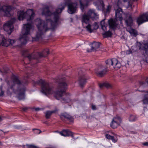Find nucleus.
Masks as SVG:
<instances>
[{
  "label": "nucleus",
  "instance_id": "1",
  "mask_svg": "<svg viewBox=\"0 0 148 148\" xmlns=\"http://www.w3.org/2000/svg\"><path fill=\"white\" fill-rule=\"evenodd\" d=\"M65 5L64 3H62L54 12H52L48 7L42 9V15L50 17L46 19L43 22L40 18H37L35 20V23L38 30L36 37H39L44 32L49 29L53 30L56 28L58 25L59 14L64 9Z\"/></svg>",
  "mask_w": 148,
  "mask_h": 148
},
{
  "label": "nucleus",
  "instance_id": "2",
  "mask_svg": "<svg viewBox=\"0 0 148 148\" xmlns=\"http://www.w3.org/2000/svg\"><path fill=\"white\" fill-rule=\"evenodd\" d=\"M90 18L93 20L98 18V15L94 9H89L87 14H84L82 15L81 18V21L84 27H85L89 32L91 33L94 30L97 29L99 25L96 23H95L91 25L90 21Z\"/></svg>",
  "mask_w": 148,
  "mask_h": 148
},
{
  "label": "nucleus",
  "instance_id": "3",
  "mask_svg": "<svg viewBox=\"0 0 148 148\" xmlns=\"http://www.w3.org/2000/svg\"><path fill=\"white\" fill-rule=\"evenodd\" d=\"M67 84L64 82H60L58 85L55 92V96L58 100H61L62 103L68 102L70 99L65 95Z\"/></svg>",
  "mask_w": 148,
  "mask_h": 148
},
{
  "label": "nucleus",
  "instance_id": "4",
  "mask_svg": "<svg viewBox=\"0 0 148 148\" xmlns=\"http://www.w3.org/2000/svg\"><path fill=\"white\" fill-rule=\"evenodd\" d=\"M28 41H29V38H19L15 41L13 40H10L8 38H3L0 45L7 47L10 45H12L15 42L19 45L25 44Z\"/></svg>",
  "mask_w": 148,
  "mask_h": 148
},
{
  "label": "nucleus",
  "instance_id": "5",
  "mask_svg": "<svg viewBox=\"0 0 148 148\" xmlns=\"http://www.w3.org/2000/svg\"><path fill=\"white\" fill-rule=\"evenodd\" d=\"M8 84L10 88L7 90V93L9 95L12 94V91L16 93L17 92L16 88L21 86L22 85V82L21 81L19 78L16 76H14L12 82H9Z\"/></svg>",
  "mask_w": 148,
  "mask_h": 148
},
{
  "label": "nucleus",
  "instance_id": "6",
  "mask_svg": "<svg viewBox=\"0 0 148 148\" xmlns=\"http://www.w3.org/2000/svg\"><path fill=\"white\" fill-rule=\"evenodd\" d=\"M133 52L137 51L138 49H140L143 51L144 56L143 60L148 63V45L147 44H143L142 45L140 42H137L136 45L132 47Z\"/></svg>",
  "mask_w": 148,
  "mask_h": 148
},
{
  "label": "nucleus",
  "instance_id": "7",
  "mask_svg": "<svg viewBox=\"0 0 148 148\" xmlns=\"http://www.w3.org/2000/svg\"><path fill=\"white\" fill-rule=\"evenodd\" d=\"M18 19L19 20L26 18L28 21L32 22V20L35 16L34 12L32 9H28L25 12L20 11L18 12Z\"/></svg>",
  "mask_w": 148,
  "mask_h": 148
},
{
  "label": "nucleus",
  "instance_id": "8",
  "mask_svg": "<svg viewBox=\"0 0 148 148\" xmlns=\"http://www.w3.org/2000/svg\"><path fill=\"white\" fill-rule=\"evenodd\" d=\"M40 83L41 86V92L45 95H47L53 93V87L51 84L45 81L40 80Z\"/></svg>",
  "mask_w": 148,
  "mask_h": 148
},
{
  "label": "nucleus",
  "instance_id": "9",
  "mask_svg": "<svg viewBox=\"0 0 148 148\" xmlns=\"http://www.w3.org/2000/svg\"><path fill=\"white\" fill-rule=\"evenodd\" d=\"M106 63L107 64V67L110 68L113 66L116 70L119 69L121 66L120 63L117 59L114 58L107 60Z\"/></svg>",
  "mask_w": 148,
  "mask_h": 148
},
{
  "label": "nucleus",
  "instance_id": "10",
  "mask_svg": "<svg viewBox=\"0 0 148 148\" xmlns=\"http://www.w3.org/2000/svg\"><path fill=\"white\" fill-rule=\"evenodd\" d=\"M94 4L97 6V8L98 10L102 9L103 10V12L105 16L110 12L111 6L110 5L107 6L106 9H103L104 5L102 0H97L96 1L94 2Z\"/></svg>",
  "mask_w": 148,
  "mask_h": 148
},
{
  "label": "nucleus",
  "instance_id": "11",
  "mask_svg": "<svg viewBox=\"0 0 148 148\" xmlns=\"http://www.w3.org/2000/svg\"><path fill=\"white\" fill-rule=\"evenodd\" d=\"M15 18H12L10 21H8L4 24L3 25L4 30L9 34H10L13 31L14 28L13 24L15 22Z\"/></svg>",
  "mask_w": 148,
  "mask_h": 148
},
{
  "label": "nucleus",
  "instance_id": "12",
  "mask_svg": "<svg viewBox=\"0 0 148 148\" xmlns=\"http://www.w3.org/2000/svg\"><path fill=\"white\" fill-rule=\"evenodd\" d=\"M108 68L107 67V64L106 66L101 64H99L95 69V72L97 76L103 77L106 74L107 71V69Z\"/></svg>",
  "mask_w": 148,
  "mask_h": 148
},
{
  "label": "nucleus",
  "instance_id": "13",
  "mask_svg": "<svg viewBox=\"0 0 148 148\" xmlns=\"http://www.w3.org/2000/svg\"><path fill=\"white\" fill-rule=\"evenodd\" d=\"M68 12L70 14L75 13L78 7V4L77 1L69 2L67 4Z\"/></svg>",
  "mask_w": 148,
  "mask_h": 148
},
{
  "label": "nucleus",
  "instance_id": "14",
  "mask_svg": "<svg viewBox=\"0 0 148 148\" xmlns=\"http://www.w3.org/2000/svg\"><path fill=\"white\" fill-rule=\"evenodd\" d=\"M105 19H103L100 22L101 28L105 32L103 34V35L104 37H111L112 34L111 32L110 31H106L107 25L106 23H105Z\"/></svg>",
  "mask_w": 148,
  "mask_h": 148
},
{
  "label": "nucleus",
  "instance_id": "15",
  "mask_svg": "<svg viewBox=\"0 0 148 148\" xmlns=\"http://www.w3.org/2000/svg\"><path fill=\"white\" fill-rule=\"evenodd\" d=\"M78 74L79 83L80 86L82 87L86 82V79L85 77V74L84 72H83L81 70L79 72Z\"/></svg>",
  "mask_w": 148,
  "mask_h": 148
},
{
  "label": "nucleus",
  "instance_id": "16",
  "mask_svg": "<svg viewBox=\"0 0 148 148\" xmlns=\"http://www.w3.org/2000/svg\"><path fill=\"white\" fill-rule=\"evenodd\" d=\"M23 83L22 82V85L21 86L18 87L17 90V92L16 93L18 94L17 97L19 100H23L25 98L24 92L25 90V88L23 87Z\"/></svg>",
  "mask_w": 148,
  "mask_h": 148
},
{
  "label": "nucleus",
  "instance_id": "17",
  "mask_svg": "<svg viewBox=\"0 0 148 148\" xmlns=\"http://www.w3.org/2000/svg\"><path fill=\"white\" fill-rule=\"evenodd\" d=\"M132 3L130 2V0H119L117 2L118 6H125L126 8L129 7L132 8Z\"/></svg>",
  "mask_w": 148,
  "mask_h": 148
},
{
  "label": "nucleus",
  "instance_id": "18",
  "mask_svg": "<svg viewBox=\"0 0 148 148\" xmlns=\"http://www.w3.org/2000/svg\"><path fill=\"white\" fill-rule=\"evenodd\" d=\"M33 26L32 24L27 23L23 25V28L22 29V33L23 35L22 37H25V36L29 34L30 29L32 28Z\"/></svg>",
  "mask_w": 148,
  "mask_h": 148
},
{
  "label": "nucleus",
  "instance_id": "19",
  "mask_svg": "<svg viewBox=\"0 0 148 148\" xmlns=\"http://www.w3.org/2000/svg\"><path fill=\"white\" fill-rule=\"evenodd\" d=\"M3 11L5 13L4 15L7 16H10V13L12 11V9L10 6L5 5L2 6L0 4V11Z\"/></svg>",
  "mask_w": 148,
  "mask_h": 148
},
{
  "label": "nucleus",
  "instance_id": "20",
  "mask_svg": "<svg viewBox=\"0 0 148 148\" xmlns=\"http://www.w3.org/2000/svg\"><path fill=\"white\" fill-rule=\"evenodd\" d=\"M101 44V43L99 42H93L90 44L91 45V49L90 50H88L87 51L90 52L92 51L95 52L97 51L99 48Z\"/></svg>",
  "mask_w": 148,
  "mask_h": 148
},
{
  "label": "nucleus",
  "instance_id": "21",
  "mask_svg": "<svg viewBox=\"0 0 148 148\" xmlns=\"http://www.w3.org/2000/svg\"><path fill=\"white\" fill-rule=\"evenodd\" d=\"M121 121V119L119 117L114 118L111 123L110 126L113 129H115L120 125Z\"/></svg>",
  "mask_w": 148,
  "mask_h": 148
},
{
  "label": "nucleus",
  "instance_id": "22",
  "mask_svg": "<svg viewBox=\"0 0 148 148\" xmlns=\"http://www.w3.org/2000/svg\"><path fill=\"white\" fill-rule=\"evenodd\" d=\"M148 21V13L143 14L138 17L137 19V22L139 25Z\"/></svg>",
  "mask_w": 148,
  "mask_h": 148
},
{
  "label": "nucleus",
  "instance_id": "23",
  "mask_svg": "<svg viewBox=\"0 0 148 148\" xmlns=\"http://www.w3.org/2000/svg\"><path fill=\"white\" fill-rule=\"evenodd\" d=\"M123 16H126L123 14V11L121 8H119L115 11V16L117 20H119L121 21L123 19Z\"/></svg>",
  "mask_w": 148,
  "mask_h": 148
},
{
  "label": "nucleus",
  "instance_id": "24",
  "mask_svg": "<svg viewBox=\"0 0 148 148\" xmlns=\"http://www.w3.org/2000/svg\"><path fill=\"white\" fill-rule=\"evenodd\" d=\"M108 23L110 29H115L117 28L118 24L115 20L111 18L108 20Z\"/></svg>",
  "mask_w": 148,
  "mask_h": 148
},
{
  "label": "nucleus",
  "instance_id": "25",
  "mask_svg": "<svg viewBox=\"0 0 148 148\" xmlns=\"http://www.w3.org/2000/svg\"><path fill=\"white\" fill-rule=\"evenodd\" d=\"M60 117L61 119L63 118L66 119L68 121L70 122L73 123V118L69 114L66 113H64L60 115Z\"/></svg>",
  "mask_w": 148,
  "mask_h": 148
},
{
  "label": "nucleus",
  "instance_id": "26",
  "mask_svg": "<svg viewBox=\"0 0 148 148\" xmlns=\"http://www.w3.org/2000/svg\"><path fill=\"white\" fill-rule=\"evenodd\" d=\"M59 133L61 135L64 136H71L73 138L74 137L73 133L68 130H63Z\"/></svg>",
  "mask_w": 148,
  "mask_h": 148
},
{
  "label": "nucleus",
  "instance_id": "27",
  "mask_svg": "<svg viewBox=\"0 0 148 148\" xmlns=\"http://www.w3.org/2000/svg\"><path fill=\"white\" fill-rule=\"evenodd\" d=\"M49 54V51L48 49H45L42 53H39L38 55L40 58L45 57Z\"/></svg>",
  "mask_w": 148,
  "mask_h": 148
},
{
  "label": "nucleus",
  "instance_id": "28",
  "mask_svg": "<svg viewBox=\"0 0 148 148\" xmlns=\"http://www.w3.org/2000/svg\"><path fill=\"white\" fill-rule=\"evenodd\" d=\"M58 111V110L56 109L55 110L51 111H46L45 113V116L46 119H49L51 115L53 113H55Z\"/></svg>",
  "mask_w": 148,
  "mask_h": 148
},
{
  "label": "nucleus",
  "instance_id": "29",
  "mask_svg": "<svg viewBox=\"0 0 148 148\" xmlns=\"http://www.w3.org/2000/svg\"><path fill=\"white\" fill-rule=\"evenodd\" d=\"M127 31L129 32L132 36H136L137 35V32L136 30L131 28H127Z\"/></svg>",
  "mask_w": 148,
  "mask_h": 148
},
{
  "label": "nucleus",
  "instance_id": "30",
  "mask_svg": "<svg viewBox=\"0 0 148 148\" xmlns=\"http://www.w3.org/2000/svg\"><path fill=\"white\" fill-rule=\"evenodd\" d=\"M125 21L126 25L127 26H131L132 25L133 20L131 16H129L127 19H125Z\"/></svg>",
  "mask_w": 148,
  "mask_h": 148
},
{
  "label": "nucleus",
  "instance_id": "31",
  "mask_svg": "<svg viewBox=\"0 0 148 148\" xmlns=\"http://www.w3.org/2000/svg\"><path fill=\"white\" fill-rule=\"evenodd\" d=\"M143 91L148 93L144 95L143 99L142 100L143 103L144 104H148V90L146 91Z\"/></svg>",
  "mask_w": 148,
  "mask_h": 148
},
{
  "label": "nucleus",
  "instance_id": "32",
  "mask_svg": "<svg viewBox=\"0 0 148 148\" xmlns=\"http://www.w3.org/2000/svg\"><path fill=\"white\" fill-rule=\"evenodd\" d=\"M99 86L100 88H102L105 87L107 88H110L111 87V85L108 83H104L99 84Z\"/></svg>",
  "mask_w": 148,
  "mask_h": 148
},
{
  "label": "nucleus",
  "instance_id": "33",
  "mask_svg": "<svg viewBox=\"0 0 148 148\" xmlns=\"http://www.w3.org/2000/svg\"><path fill=\"white\" fill-rule=\"evenodd\" d=\"M43 40V38H29L30 41H37L41 42Z\"/></svg>",
  "mask_w": 148,
  "mask_h": 148
},
{
  "label": "nucleus",
  "instance_id": "34",
  "mask_svg": "<svg viewBox=\"0 0 148 148\" xmlns=\"http://www.w3.org/2000/svg\"><path fill=\"white\" fill-rule=\"evenodd\" d=\"M28 59L29 61H30L33 59H37V58L36 57L34 54L33 53H32L31 54H28L27 56Z\"/></svg>",
  "mask_w": 148,
  "mask_h": 148
},
{
  "label": "nucleus",
  "instance_id": "35",
  "mask_svg": "<svg viewBox=\"0 0 148 148\" xmlns=\"http://www.w3.org/2000/svg\"><path fill=\"white\" fill-rule=\"evenodd\" d=\"M26 148H39L37 146L32 145H26Z\"/></svg>",
  "mask_w": 148,
  "mask_h": 148
},
{
  "label": "nucleus",
  "instance_id": "36",
  "mask_svg": "<svg viewBox=\"0 0 148 148\" xmlns=\"http://www.w3.org/2000/svg\"><path fill=\"white\" fill-rule=\"evenodd\" d=\"M136 119V118L134 116L131 115L129 118V120L130 121H135Z\"/></svg>",
  "mask_w": 148,
  "mask_h": 148
},
{
  "label": "nucleus",
  "instance_id": "37",
  "mask_svg": "<svg viewBox=\"0 0 148 148\" xmlns=\"http://www.w3.org/2000/svg\"><path fill=\"white\" fill-rule=\"evenodd\" d=\"M132 52L133 51H132L131 49H129L128 50L126 51L125 52L126 54L127 55H129L132 53Z\"/></svg>",
  "mask_w": 148,
  "mask_h": 148
},
{
  "label": "nucleus",
  "instance_id": "38",
  "mask_svg": "<svg viewBox=\"0 0 148 148\" xmlns=\"http://www.w3.org/2000/svg\"><path fill=\"white\" fill-rule=\"evenodd\" d=\"M4 91H3L2 90V88H0V96H3L4 94Z\"/></svg>",
  "mask_w": 148,
  "mask_h": 148
},
{
  "label": "nucleus",
  "instance_id": "39",
  "mask_svg": "<svg viewBox=\"0 0 148 148\" xmlns=\"http://www.w3.org/2000/svg\"><path fill=\"white\" fill-rule=\"evenodd\" d=\"M106 137L108 139H110L111 137H112V136L110 135L109 134H107L106 135Z\"/></svg>",
  "mask_w": 148,
  "mask_h": 148
},
{
  "label": "nucleus",
  "instance_id": "40",
  "mask_svg": "<svg viewBox=\"0 0 148 148\" xmlns=\"http://www.w3.org/2000/svg\"><path fill=\"white\" fill-rule=\"evenodd\" d=\"M139 83L140 86H145L146 84V83L143 82H140Z\"/></svg>",
  "mask_w": 148,
  "mask_h": 148
},
{
  "label": "nucleus",
  "instance_id": "41",
  "mask_svg": "<svg viewBox=\"0 0 148 148\" xmlns=\"http://www.w3.org/2000/svg\"><path fill=\"white\" fill-rule=\"evenodd\" d=\"M110 139L111 140H112V141L114 142H116V141H117V140H115L114 139V137L112 136V137H111Z\"/></svg>",
  "mask_w": 148,
  "mask_h": 148
},
{
  "label": "nucleus",
  "instance_id": "42",
  "mask_svg": "<svg viewBox=\"0 0 148 148\" xmlns=\"http://www.w3.org/2000/svg\"><path fill=\"white\" fill-rule=\"evenodd\" d=\"M143 144L144 146H148V142H146L143 143Z\"/></svg>",
  "mask_w": 148,
  "mask_h": 148
},
{
  "label": "nucleus",
  "instance_id": "43",
  "mask_svg": "<svg viewBox=\"0 0 148 148\" xmlns=\"http://www.w3.org/2000/svg\"><path fill=\"white\" fill-rule=\"evenodd\" d=\"M92 108L93 110H95L96 109V107L95 105L92 106Z\"/></svg>",
  "mask_w": 148,
  "mask_h": 148
},
{
  "label": "nucleus",
  "instance_id": "44",
  "mask_svg": "<svg viewBox=\"0 0 148 148\" xmlns=\"http://www.w3.org/2000/svg\"><path fill=\"white\" fill-rule=\"evenodd\" d=\"M27 51V50H24L23 51V55L24 56V57H25V53Z\"/></svg>",
  "mask_w": 148,
  "mask_h": 148
},
{
  "label": "nucleus",
  "instance_id": "45",
  "mask_svg": "<svg viewBox=\"0 0 148 148\" xmlns=\"http://www.w3.org/2000/svg\"><path fill=\"white\" fill-rule=\"evenodd\" d=\"M28 109V108L27 107H24L23 108H22V110H23L24 111H26V110H27Z\"/></svg>",
  "mask_w": 148,
  "mask_h": 148
},
{
  "label": "nucleus",
  "instance_id": "46",
  "mask_svg": "<svg viewBox=\"0 0 148 148\" xmlns=\"http://www.w3.org/2000/svg\"><path fill=\"white\" fill-rule=\"evenodd\" d=\"M34 109L36 111H38L39 110H40V108H34Z\"/></svg>",
  "mask_w": 148,
  "mask_h": 148
},
{
  "label": "nucleus",
  "instance_id": "47",
  "mask_svg": "<svg viewBox=\"0 0 148 148\" xmlns=\"http://www.w3.org/2000/svg\"><path fill=\"white\" fill-rule=\"evenodd\" d=\"M38 130L39 131V132H38V134H40V133L41 132V131L40 130Z\"/></svg>",
  "mask_w": 148,
  "mask_h": 148
},
{
  "label": "nucleus",
  "instance_id": "48",
  "mask_svg": "<svg viewBox=\"0 0 148 148\" xmlns=\"http://www.w3.org/2000/svg\"><path fill=\"white\" fill-rule=\"evenodd\" d=\"M146 81V82H147V84H148V78L147 79Z\"/></svg>",
  "mask_w": 148,
  "mask_h": 148
},
{
  "label": "nucleus",
  "instance_id": "49",
  "mask_svg": "<svg viewBox=\"0 0 148 148\" xmlns=\"http://www.w3.org/2000/svg\"><path fill=\"white\" fill-rule=\"evenodd\" d=\"M1 118L0 117V121H1Z\"/></svg>",
  "mask_w": 148,
  "mask_h": 148
},
{
  "label": "nucleus",
  "instance_id": "50",
  "mask_svg": "<svg viewBox=\"0 0 148 148\" xmlns=\"http://www.w3.org/2000/svg\"><path fill=\"white\" fill-rule=\"evenodd\" d=\"M0 145H1V142H0Z\"/></svg>",
  "mask_w": 148,
  "mask_h": 148
}]
</instances>
